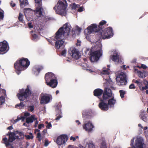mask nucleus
<instances>
[{
    "mask_svg": "<svg viewBox=\"0 0 148 148\" xmlns=\"http://www.w3.org/2000/svg\"><path fill=\"white\" fill-rule=\"evenodd\" d=\"M108 68L106 69H103L101 72V74L103 75L104 81V86L105 87L104 92L103 93L102 98L101 99V102L99 104V108L102 110L106 111L109 109V106L112 107L116 102L114 95L112 92L110 87L114 89L112 86V82L110 78V65H108Z\"/></svg>",
    "mask_w": 148,
    "mask_h": 148,
    "instance_id": "nucleus-1",
    "label": "nucleus"
},
{
    "mask_svg": "<svg viewBox=\"0 0 148 148\" xmlns=\"http://www.w3.org/2000/svg\"><path fill=\"white\" fill-rule=\"evenodd\" d=\"M90 51V59L92 62H96L102 55V45L99 41L92 42Z\"/></svg>",
    "mask_w": 148,
    "mask_h": 148,
    "instance_id": "nucleus-2",
    "label": "nucleus"
},
{
    "mask_svg": "<svg viewBox=\"0 0 148 148\" xmlns=\"http://www.w3.org/2000/svg\"><path fill=\"white\" fill-rule=\"evenodd\" d=\"M29 64V61L27 58H22L20 60H17L14 64L16 73L19 75L21 71L26 69Z\"/></svg>",
    "mask_w": 148,
    "mask_h": 148,
    "instance_id": "nucleus-3",
    "label": "nucleus"
},
{
    "mask_svg": "<svg viewBox=\"0 0 148 148\" xmlns=\"http://www.w3.org/2000/svg\"><path fill=\"white\" fill-rule=\"evenodd\" d=\"M71 30V27L70 24L66 23L60 28L56 33V37L57 38L60 37H66L69 35L70 32Z\"/></svg>",
    "mask_w": 148,
    "mask_h": 148,
    "instance_id": "nucleus-4",
    "label": "nucleus"
},
{
    "mask_svg": "<svg viewBox=\"0 0 148 148\" xmlns=\"http://www.w3.org/2000/svg\"><path fill=\"white\" fill-rule=\"evenodd\" d=\"M67 7V4L66 0H59L57 4L54 8V9L57 14L62 16H65L66 13Z\"/></svg>",
    "mask_w": 148,
    "mask_h": 148,
    "instance_id": "nucleus-5",
    "label": "nucleus"
},
{
    "mask_svg": "<svg viewBox=\"0 0 148 148\" xmlns=\"http://www.w3.org/2000/svg\"><path fill=\"white\" fill-rule=\"evenodd\" d=\"M45 79L47 85L52 88L56 87L57 85V82L55 79L54 75L52 73H48L46 74Z\"/></svg>",
    "mask_w": 148,
    "mask_h": 148,
    "instance_id": "nucleus-6",
    "label": "nucleus"
},
{
    "mask_svg": "<svg viewBox=\"0 0 148 148\" xmlns=\"http://www.w3.org/2000/svg\"><path fill=\"white\" fill-rule=\"evenodd\" d=\"M100 29L99 27L97 26V25L95 24L91 25L88 27L87 29L85 30V32H86V30L87 31L86 36V39L89 41H90L92 36V34L98 32Z\"/></svg>",
    "mask_w": 148,
    "mask_h": 148,
    "instance_id": "nucleus-7",
    "label": "nucleus"
},
{
    "mask_svg": "<svg viewBox=\"0 0 148 148\" xmlns=\"http://www.w3.org/2000/svg\"><path fill=\"white\" fill-rule=\"evenodd\" d=\"M31 94V91L29 89L28 86L25 89H21L17 94V96L21 101H23L27 99Z\"/></svg>",
    "mask_w": 148,
    "mask_h": 148,
    "instance_id": "nucleus-8",
    "label": "nucleus"
},
{
    "mask_svg": "<svg viewBox=\"0 0 148 148\" xmlns=\"http://www.w3.org/2000/svg\"><path fill=\"white\" fill-rule=\"evenodd\" d=\"M113 35L112 28L108 27L102 31L101 32V36L103 39H108L112 37Z\"/></svg>",
    "mask_w": 148,
    "mask_h": 148,
    "instance_id": "nucleus-9",
    "label": "nucleus"
},
{
    "mask_svg": "<svg viewBox=\"0 0 148 148\" xmlns=\"http://www.w3.org/2000/svg\"><path fill=\"white\" fill-rule=\"evenodd\" d=\"M34 1L36 3L38 4L39 6L36 7L35 10H34V14L37 17L41 16L42 15V12L44 11V9L41 6L42 0H34Z\"/></svg>",
    "mask_w": 148,
    "mask_h": 148,
    "instance_id": "nucleus-10",
    "label": "nucleus"
},
{
    "mask_svg": "<svg viewBox=\"0 0 148 148\" xmlns=\"http://www.w3.org/2000/svg\"><path fill=\"white\" fill-rule=\"evenodd\" d=\"M126 75L124 72H121L116 77L117 82L120 85H125L127 83Z\"/></svg>",
    "mask_w": 148,
    "mask_h": 148,
    "instance_id": "nucleus-11",
    "label": "nucleus"
},
{
    "mask_svg": "<svg viewBox=\"0 0 148 148\" xmlns=\"http://www.w3.org/2000/svg\"><path fill=\"white\" fill-rule=\"evenodd\" d=\"M145 146L143 138L140 137H137L135 139L134 147V148H144Z\"/></svg>",
    "mask_w": 148,
    "mask_h": 148,
    "instance_id": "nucleus-12",
    "label": "nucleus"
},
{
    "mask_svg": "<svg viewBox=\"0 0 148 148\" xmlns=\"http://www.w3.org/2000/svg\"><path fill=\"white\" fill-rule=\"evenodd\" d=\"M52 99L51 94H41L40 97V103L41 104H47L49 103Z\"/></svg>",
    "mask_w": 148,
    "mask_h": 148,
    "instance_id": "nucleus-13",
    "label": "nucleus"
},
{
    "mask_svg": "<svg viewBox=\"0 0 148 148\" xmlns=\"http://www.w3.org/2000/svg\"><path fill=\"white\" fill-rule=\"evenodd\" d=\"M68 139L67 135H62L58 137L56 142L58 145H61L65 144Z\"/></svg>",
    "mask_w": 148,
    "mask_h": 148,
    "instance_id": "nucleus-14",
    "label": "nucleus"
},
{
    "mask_svg": "<svg viewBox=\"0 0 148 148\" xmlns=\"http://www.w3.org/2000/svg\"><path fill=\"white\" fill-rule=\"evenodd\" d=\"M68 53L73 58L77 59L79 58L80 55L79 51L74 47H71L68 51Z\"/></svg>",
    "mask_w": 148,
    "mask_h": 148,
    "instance_id": "nucleus-15",
    "label": "nucleus"
},
{
    "mask_svg": "<svg viewBox=\"0 0 148 148\" xmlns=\"http://www.w3.org/2000/svg\"><path fill=\"white\" fill-rule=\"evenodd\" d=\"M64 37H60L58 38H56V35L53 38V40L56 41L55 42V47L57 49H59L63 45L64 41L63 39Z\"/></svg>",
    "mask_w": 148,
    "mask_h": 148,
    "instance_id": "nucleus-16",
    "label": "nucleus"
},
{
    "mask_svg": "<svg viewBox=\"0 0 148 148\" xmlns=\"http://www.w3.org/2000/svg\"><path fill=\"white\" fill-rule=\"evenodd\" d=\"M112 55L110 56V58L112 61L116 63H121L122 61L119 59V53L117 51H112Z\"/></svg>",
    "mask_w": 148,
    "mask_h": 148,
    "instance_id": "nucleus-17",
    "label": "nucleus"
},
{
    "mask_svg": "<svg viewBox=\"0 0 148 148\" xmlns=\"http://www.w3.org/2000/svg\"><path fill=\"white\" fill-rule=\"evenodd\" d=\"M34 12V10L29 8L25 9L24 13L27 19L29 21L34 19L32 13Z\"/></svg>",
    "mask_w": 148,
    "mask_h": 148,
    "instance_id": "nucleus-18",
    "label": "nucleus"
},
{
    "mask_svg": "<svg viewBox=\"0 0 148 148\" xmlns=\"http://www.w3.org/2000/svg\"><path fill=\"white\" fill-rule=\"evenodd\" d=\"M94 127V126L90 121H88L83 126L84 129L88 132H91Z\"/></svg>",
    "mask_w": 148,
    "mask_h": 148,
    "instance_id": "nucleus-19",
    "label": "nucleus"
},
{
    "mask_svg": "<svg viewBox=\"0 0 148 148\" xmlns=\"http://www.w3.org/2000/svg\"><path fill=\"white\" fill-rule=\"evenodd\" d=\"M8 48V44L5 41L0 42V54H2L1 53L5 51Z\"/></svg>",
    "mask_w": 148,
    "mask_h": 148,
    "instance_id": "nucleus-20",
    "label": "nucleus"
},
{
    "mask_svg": "<svg viewBox=\"0 0 148 148\" xmlns=\"http://www.w3.org/2000/svg\"><path fill=\"white\" fill-rule=\"evenodd\" d=\"M84 143L86 145V147L88 148H95L94 145L92 142L88 140L87 139H85L84 140Z\"/></svg>",
    "mask_w": 148,
    "mask_h": 148,
    "instance_id": "nucleus-21",
    "label": "nucleus"
},
{
    "mask_svg": "<svg viewBox=\"0 0 148 148\" xmlns=\"http://www.w3.org/2000/svg\"><path fill=\"white\" fill-rule=\"evenodd\" d=\"M43 69V67L41 66H36L33 68V71L34 74L36 75H38L40 71Z\"/></svg>",
    "mask_w": 148,
    "mask_h": 148,
    "instance_id": "nucleus-22",
    "label": "nucleus"
},
{
    "mask_svg": "<svg viewBox=\"0 0 148 148\" xmlns=\"http://www.w3.org/2000/svg\"><path fill=\"white\" fill-rule=\"evenodd\" d=\"M9 134V141L10 142H12L15 139V136L18 137V136H16V133L15 132L12 133L10 132Z\"/></svg>",
    "mask_w": 148,
    "mask_h": 148,
    "instance_id": "nucleus-23",
    "label": "nucleus"
},
{
    "mask_svg": "<svg viewBox=\"0 0 148 148\" xmlns=\"http://www.w3.org/2000/svg\"><path fill=\"white\" fill-rule=\"evenodd\" d=\"M26 122L27 123H32L34 121L37 120V118L34 115H32L30 117L26 118Z\"/></svg>",
    "mask_w": 148,
    "mask_h": 148,
    "instance_id": "nucleus-24",
    "label": "nucleus"
},
{
    "mask_svg": "<svg viewBox=\"0 0 148 148\" xmlns=\"http://www.w3.org/2000/svg\"><path fill=\"white\" fill-rule=\"evenodd\" d=\"M94 93L95 96L99 97L103 93V90L101 89H97L94 91Z\"/></svg>",
    "mask_w": 148,
    "mask_h": 148,
    "instance_id": "nucleus-25",
    "label": "nucleus"
},
{
    "mask_svg": "<svg viewBox=\"0 0 148 148\" xmlns=\"http://www.w3.org/2000/svg\"><path fill=\"white\" fill-rule=\"evenodd\" d=\"M20 3V5L21 7L23 8L25 6L28 5V3L27 0H19Z\"/></svg>",
    "mask_w": 148,
    "mask_h": 148,
    "instance_id": "nucleus-26",
    "label": "nucleus"
},
{
    "mask_svg": "<svg viewBox=\"0 0 148 148\" xmlns=\"http://www.w3.org/2000/svg\"><path fill=\"white\" fill-rule=\"evenodd\" d=\"M145 114V112L143 111L141 112L140 115L141 119L144 121H147V117Z\"/></svg>",
    "mask_w": 148,
    "mask_h": 148,
    "instance_id": "nucleus-27",
    "label": "nucleus"
},
{
    "mask_svg": "<svg viewBox=\"0 0 148 148\" xmlns=\"http://www.w3.org/2000/svg\"><path fill=\"white\" fill-rule=\"evenodd\" d=\"M100 147V148H107L106 142L104 138H103L102 140Z\"/></svg>",
    "mask_w": 148,
    "mask_h": 148,
    "instance_id": "nucleus-28",
    "label": "nucleus"
},
{
    "mask_svg": "<svg viewBox=\"0 0 148 148\" xmlns=\"http://www.w3.org/2000/svg\"><path fill=\"white\" fill-rule=\"evenodd\" d=\"M3 142L5 144L7 147L10 145L9 143L10 142L9 141V140H8L7 138H3Z\"/></svg>",
    "mask_w": 148,
    "mask_h": 148,
    "instance_id": "nucleus-29",
    "label": "nucleus"
},
{
    "mask_svg": "<svg viewBox=\"0 0 148 148\" xmlns=\"http://www.w3.org/2000/svg\"><path fill=\"white\" fill-rule=\"evenodd\" d=\"M25 136L27 139H32L33 138V136L32 133H29V135H25Z\"/></svg>",
    "mask_w": 148,
    "mask_h": 148,
    "instance_id": "nucleus-30",
    "label": "nucleus"
},
{
    "mask_svg": "<svg viewBox=\"0 0 148 148\" xmlns=\"http://www.w3.org/2000/svg\"><path fill=\"white\" fill-rule=\"evenodd\" d=\"M79 139V137L78 136H77L75 137L71 136L70 138V140H72L73 142H75L77 140L78 141Z\"/></svg>",
    "mask_w": 148,
    "mask_h": 148,
    "instance_id": "nucleus-31",
    "label": "nucleus"
},
{
    "mask_svg": "<svg viewBox=\"0 0 148 148\" xmlns=\"http://www.w3.org/2000/svg\"><path fill=\"white\" fill-rule=\"evenodd\" d=\"M138 73L139 74V77H146L145 74L146 73L145 72H141L140 71H138Z\"/></svg>",
    "mask_w": 148,
    "mask_h": 148,
    "instance_id": "nucleus-32",
    "label": "nucleus"
},
{
    "mask_svg": "<svg viewBox=\"0 0 148 148\" xmlns=\"http://www.w3.org/2000/svg\"><path fill=\"white\" fill-rule=\"evenodd\" d=\"M25 105L23 102H21L20 103L17 104L16 105V107H18L19 109H21L24 107Z\"/></svg>",
    "mask_w": 148,
    "mask_h": 148,
    "instance_id": "nucleus-33",
    "label": "nucleus"
},
{
    "mask_svg": "<svg viewBox=\"0 0 148 148\" xmlns=\"http://www.w3.org/2000/svg\"><path fill=\"white\" fill-rule=\"evenodd\" d=\"M71 7L73 9H75L79 7V5H77L75 3H73L71 5Z\"/></svg>",
    "mask_w": 148,
    "mask_h": 148,
    "instance_id": "nucleus-34",
    "label": "nucleus"
},
{
    "mask_svg": "<svg viewBox=\"0 0 148 148\" xmlns=\"http://www.w3.org/2000/svg\"><path fill=\"white\" fill-rule=\"evenodd\" d=\"M5 98L3 96H1L0 97V105L3 104L5 102Z\"/></svg>",
    "mask_w": 148,
    "mask_h": 148,
    "instance_id": "nucleus-35",
    "label": "nucleus"
},
{
    "mask_svg": "<svg viewBox=\"0 0 148 148\" xmlns=\"http://www.w3.org/2000/svg\"><path fill=\"white\" fill-rule=\"evenodd\" d=\"M15 133H16V134H19V135L21 136V137L22 138H23L24 137V136H25L24 134L22 132H20L18 131H16L15 132Z\"/></svg>",
    "mask_w": 148,
    "mask_h": 148,
    "instance_id": "nucleus-36",
    "label": "nucleus"
},
{
    "mask_svg": "<svg viewBox=\"0 0 148 148\" xmlns=\"http://www.w3.org/2000/svg\"><path fill=\"white\" fill-rule=\"evenodd\" d=\"M120 96L122 98L124 97V95L125 94V92L123 90H121L119 91Z\"/></svg>",
    "mask_w": 148,
    "mask_h": 148,
    "instance_id": "nucleus-37",
    "label": "nucleus"
},
{
    "mask_svg": "<svg viewBox=\"0 0 148 148\" xmlns=\"http://www.w3.org/2000/svg\"><path fill=\"white\" fill-rule=\"evenodd\" d=\"M18 19L19 20L22 22H23V15L21 13H19V16L18 17Z\"/></svg>",
    "mask_w": 148,
    "mask_h": 148,
    "instance_id": "nucleus-38",
    "label": "nucleus"
},
{
    "mask_svg": "<svg viewBox=\"0 0 148 148\" xmlns=\"http://www.w3.org/2000/svg\"><path fill=\"white\" fill-rule=\"evenodd\" d=\"M34 106H31L28 107V110L29 111L32 112L34 110Z\"/></svg>",
    "mask_w": 148,
    "mask_h": 148,
    "instance_id": "nucleus-39",
    "label": "nucleus"
},
{
    "mask_svg": "<svg viewBox=\"0 0 148 148\" xmlns=\"http://www.w3.org/2000/svg\"><path fill=\"white\" fill-rule=\"evenodd\" d=\"M32 37L33 39L36 40L38 39L39 38L38 36L36 34H34L32 35Z\"/></svg>",
    "mask_w": 148,
    "mask_h": 148,
    "instance_id": "nucleus-40",
    "label": "nucleus"
},
{
    "mask_svg": "<svg viewBox=\"0 0 148 148\" xmlns=\"http://www.w3.org/2000/svg\"><path fill=\"white\" fill-rule=\"evenodd\" d=\"M139 87L141 90H146L148 88V86L147 85H145V86L141 88V86H140V87Z\"/></svg>",
    "mask_w": 148,
    "mask_h": 148,
    "instance_id": "nucleus-41",
    "label": "nucleus"
},
{
    "mask_svg": "<svg viewBox=\"0 0 148 148\" xmlns=\"http://www.w3.org/2000/svg\"><path fill=\"white\" fill-rule=\"evenodd\" d=\"M37 138H38V140L39 141H41V134L40 132H38L37 134Z\"/></svg>",
    "mask_w": 148,
    "mask_h": 148,
    "instance_id": "nucleus-42",
    "label": "nucleus"
},
{
    "mask_svg": "<svg viewBox=\"0 0 148 148\" xmlns=\"http://www.w3.org/2000/svg\"><path fill=\"white\" fill-rule=\"evenodd\" d=\"M4 17V14L3 12H0V21L2 20Z\"/></svg>",
    "mask_w": 148,
    "mask_h": 148,
    "instance_id": "nucleus-43",
    "label": "nucleus"
},
{
    "mask_svg": "<svg viewBox=\"0 0 148 148\" xmlns=\"http://www.w3.org/2000/svg\"><path fill=\"white\" fill-rule=\"evenodd\" d=\"M44 127V125L42 124H40L38 125V128L39 129H41L42 128Z\"/></svg>",
    "mask_w": 148,
    "mask_h": 148,
    "instance_id": "nucleus-44",
    "label": "nucleus"
},
{
    "mask_svg": "<svg viewBox=\"0 0 148 148\" xmlns=\"http://www.w3.org/2000/svg\"><path fill=\"white\" fill-rule=\"evenodd\" d=\"M66 50L65 49H64V50L62 51V55L63 56H66Z\"/></svg>",
    "mask_w": 148,
    "mask_h": 148,
    "instance_id": "nucleus-45",
    "label": "nucleus"
},
{
    "mask_svg": "<svg viewBox=\"0 0 148 148\" xmlns=\"http://www.w3.org/2000/svg\"><path fill=\"white\" fill-rule=\"evenodd\" d=\"M106 23V22L105 21H102L99 23L100 25H103Z\"/></svg>",
    "mask_w": 148,
    "mask_h": 148,
    "instance_id": "nucleus-46",
    "label": "nucleus"
},
{
    "mask_svg": "<svg viewBox=\"0 0 148 148\" xmlns=\"http://www.w3.org/2000/svg\"><path fill=\"white\" fill-rule=\"evenodd\" d=\"M28 27L30 28H32L33 27V26L32 25V23L30 22H29L28 23Z\"/></svg>",
    "mask_w": 148,
    "mask_h": 148,
    "instance_id": "nucleus-47",
    "label": "nucleus"
},
{
    "mask_svg": "<svg viewBox=\"0 0 148 148\" xmlns=\"http://www.w3.org/2000/svg\"><path fill=\"white\" fill-rule=\"evenodd\" d=\"M143 83L145 85H147L148 82L146 80L144 79L143 81Z\"/></svg>",
    "mask_w": 148,
    "mask_h": 148,
    "instance_id": "nucleus-48",
    "label": "nucleus"
},
{
    "mask_svg": "<svg viewBox=\"0 0 148 148\" xmlns=\"http://www.w3.org/2000/svg\"><path fill=\"white\" fill-rule=\"evenodd\" d=\"M30 114L29 113L26 112H25L24 114V117L25 118H27V117L30 116Z\"/></svg>",
    "mask_w": 148,
    "mask_h": 148,
    "instance_id": "nucleus-49",
    "label": "nucleus"
},
{
    "mask_svg": "<svg viewBox=\"0 0 148 148\" xmlns=\"http://www.w3.org/2000/svg\"><path fill=\"white\" fill-rule=\"evenodd\" d=\"M135 83L137 84L139 87H140V86H141V83L139 82L137 80H136L135 82Z\"/></svg>",
    "mask_w": 148,
    "mask_h": 148,
    "instance_id": "nucleus-50",
    "label": "nucleus"
},
{
    "mask_svg": "<svg viewBox=\"0 0 148 148\" xmlns=\"http://www.w3.org/2000/svg\"><path fill=\"white\" fill-rule=\"evenodd\" d=\"M130 89H134L135 88L134 85V84H131L129 86Z\"/></svg>",
    "mask_w": 148,
    "mask_h": 148,
    "instance_id": "nucleus-51",
    "label": "nucleus"
},
{
    "mask_svg": "<svg viewBox=\"0 0 148 148\" xmlns=\"http://www.w3.org/2000/svg\"><path fill=\"white\" fill-rule=\"evenodd\" d=\"M81 43V41L79 40H77L76 45L77 46H80Z\"/></svg>",
    "mask_w": 148,
    "mask_h": 148,
    "instance_id": "nucleus-52",
    "label": "nucleus"
},
{
    "mask_svg": "<svg viewBox=\"0 0 148 148\" xmlns=\"http://www.w3.org/2000/svg\"><path fill=\"white\" fill-rule=\"evenodd\" d=\"M21 119L20 117H18L17 118L14 120V123H15L18 122V121L21 120Z\"/></svg>",
    "mask_w": 148,
    "mask_h": 148,
    "instance_id": "nucleus-53",
    "label": "nucleus"
},
{
    "mask_svg": "<svg viewBox=\"0 0 148 148\" xmlns=\"http://www.w3.org/2000/svg\"><path fill=\"white\" fill-rule=\"evenodd\" d=\"M83 10V8L82 7H80L79 8L78 11L79 12H81Z\"/></svg>",
    "mask_w": 148,
    "mask_h": 148,
    "instance_id": "nucleus-54",
    "label": "nucleus"
},
{
    "mask_svg": "<svg viewBox=\"0 0 148 148\" xmlns=\"http://www.w3.org/2000/svg\"><path fill=\"white\" fill-rule=\"evenodd\" d=\"M62 117V116L61 115H59L57 116V118L56 119V120H58Z\"/></svg>",
    "mask_w": 148,
    "mask_h": 148,
    "instance_id": "nucleus-55",
    "label": "nucleus"
},
{
    "mask_svg": "<svg viewBox=\"0 0 148 148\" xmlns=\"http://www.w3.org/2000/svg\"><path fill=\"white\" fill-rule=\"evenodd\" d=\"M141 67L144 69H146L147 68V66L144 64H141Z\"/></svg>",
    "mask_w": 148,
    "mask_h": 148,
    "instance_id": "nucleus-56",
    "label": "nucleus"
},
{
    "mask_svg": "<svg viewBox=\"0 0 148 148\" xmlns=\"http://www.w3.org/2000/svg\"><path fill=\"white\" fill-rule=\"evenodd\" d=\"M52 126V125L51 123H49V124H47V126H46L49 129Z\"/></svg>",
    "mask_w": 148,
    "mask_h": 148,
    "instance_id": "nucleus-57",
    "label": "nucleus"
},
{
    "mask_svg": "<svg viewBox=\"0 0 148 148\" xmlns=\"http://www.w3.org/2000/svg\"><path fill=\"white\" fill-rule=\"evenodd\" d=\"M144 133L146 136H148V130L145 131Z\"/></svg>",
    "mask_w": 148,
    "mask_h": 148,
    "instance_id": "nucleus-58",
    "label": "nucleus"
},
{
    "mask_svg": "<svg viewBox=\"0 0 148 148\" xmlns=\"http://www.w3.org/2000/svg\"><path fill=\"white\" fill-rule=\"evenodd\" d=\"M36 121L35 122V124L34 125V127H37V126L38 124V121L36 120Z\"/></svg>",
    "mask_w": 148,
    "mask_h": 148,
    "instance_id": "nucleus-59",
    "label": "nucleus"
},
{
    "mask_svg": "<svg viewBox=\"0 0 148 148\" xmlns=\"http://www.w3.org/2000/svg\"><path fill=\"white\" fill-rule=\"evenodd\" d=\"M134 140V138H133L131 140V145H133Z\"/></svg>",
    "mask_w": 148,
    "mask_h": 148,
    "instance_id": "nucleus-60",
    "label": "nucleus"
},
{
    "mask_svg": "<svg viewBox=\"0 0 148 148\" xmlns=\"http://www.w3.org/2000/svg\"><path fill=\"white\" fill-rule=\"evenodd\" d=\"M76 30L78 31L79 32H80L81 31V29L79 27H76Z\"/></svg>",
    "mask_w": 148,
    "mask_h": 148,
    "instance_id": "nucleus-61",
    "label": "nucleus"
},
{
    "mask_svg": "<svg viewBox=\"0 0 148 148\" xmlns=\"http://www.w3.org/2000/svg\"><path fill=\"white\" fill-rule=\"evenodd\" d=\"M20 118L21 119V120H22V121L23 122L24 121L25 117L21 116L20 117Z\"/></svg>",
    "mask_w": 148,
    "mask_h": 148,
    "instance_id": "nucleus-62",
    "label": "nucleus"
},
{
    "mask_svg": "<svg viewBox=\"0 0 148 148\" xmlns=\"http://www.w3.org/2000/svg\"><path fill=\"white\" fill-rule=\"evenodd\" d=\"M49 144V143H48V142L47 140H46L45 143V146H47Z\"/></svg>",
    "mask_w": 148,
    "mask_h": 148,
    "instance_id": "nucleus-63",
    "label": "nucleus"
},
{
    "mask_svg": "<svg viewBox=\"0 0 148 148\" xmlns=\"http://www.w3.org/2000/svg\"><path fill=\"white\" fill-rule=\"evenodd\" d=\"M79 148H86L85 147L81 145H79Z\"/></svg>",
    "mask_w": 148,
    "mask_h": 148,
    "instance_id": "nucleus-64",
    "label": "nucleus"
}]
</instances>
